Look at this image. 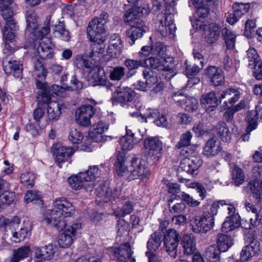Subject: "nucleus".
<instances>
[{
    "instance_id": "f257e3e1",
    "label": "nucleus",
    "mask_w": 262,
    "mask_h": 262,
    "mask_svg": "<svg viewBox=\"0 0 262 262\" xmlns=\"http://www.w3.org/2000/svg\"><path fill=\"white\" fill-rule=\"evenodd\" d=\"M53 209L48 210L45 220L58 230L63 229L66 226L64 218L70 217L75 213V208L64 198H58L53 202Z\"/></svg>"
},
{
    "instance_id": "f03ea898",
    "label": "nucleus",
    "mask_w": 262,
    "mask_h": 262,
    "mask_svg": "<svg viewBox=\"0 0 262 262\" xmlns=\"http://www.w3.org/2000/svg\"><path fill=\"white\" fill-rule=\"evenodd\" d=\"M166 47L162 42H156L152 47V53L157 56L148 58V62L152 69L173 72L175 60L172 57L166 56Z\"/></svg>"
},
{
    "instance_id": "7ed1b4c3",
    "label": "nucleus",
    "mask_w": 262,
    "mask_h": 262,
    "mask_svg": "<svg viewBox=\"0 0 262 262\" xmlns=\"http://www.w3.org/2000/svg\"><path fill=\"white\" fill-rule=\"evenodd\" d=\"M45 26L35 32L34 36L35 44L38 43L36 49V52L39 57L42 59H50L53 57L54 53L52 49L54 45L52 43L50 38L46 37L50 30V20L48 18L45 23Z\"/></svg>"
},
{
    "instance_id": "20e7f679",
    "label": "nucleus",
    "mask_w": 262,
    "mask_h": 262,
    "mask_svg": "<svg viewBox=\"0 0 262 262\" xmlns=\"http://www.w3.org/2000/svg\"><path fill=\"white\" fill-rule=\"evenodd\" d=\"M99 174L100 171L98 166H91L87 170L70 177L68 181L70 186L75 190L80 189L84 186L85 182H90L88 186L85 187V189L87 191L91 192L95 186L94 181Z\"/></svg>"
},
{
    "instance_id": "39448f33",
    "label": "nucleus",
    "mask_w": 262,
    "mask_h": 262,
    "mask_svg": "<svg viewBox=\"0 0 262 262\" xmlns=\"http://www.w3.org/2000/svg\"><path fill=\"white\" fill-rule=\"evenodd\" d=\"M128 162L129 173L126 178L127 181H130L137 179L143 180L148 178L150 171L145 161L132 155L128 157Z\"/></svg>"
},
{
    "instance_id": "423d86ee",
    "label": "nucleus",
    "mask_w": 262,
    "mask_h": 262,
    "mask_svg": "<svg viewBox=\"0 0 262 262\" xmlns=\"http://www.w3.org/2000/svg\"><path fill=\"white\" fill-rule=\"evenodd\" d=\"M165 14L164 20H161L158 28V31L163 36L168 34V29L169 34L173 35L176 30V27L173 23L174 14L176 13L174 8V0H166Z\"/></svg>"
},
{
    "instance_id": "0eeeda50",
    "label": "nucleus",
    "mask_w": 262,
    "mask_h": 262,
    "mask_svg": "<svg viewBox=\"0 0 262 262\" xmlns=\"http://www.w3.org/2000/svg\"><path fill=\"white\" fill-rule=\"evenodd\" d=\"M196 9V13L198 16L197 20L201 21V27H203L204 31V35L207 42L211 44L213 42L211 36L212 33V19L209 13V8L208 5L205 4L195 5Z\"/></svg>"
},
{
    "instance_id": "6e6552de",
    "label": "nucleus",
    "mask_w": 262,
    "mask_h": 262,
    "mask_svg": "<svg viewBox=\"0 0 262 262\" xmlns=\"http://www.w3.org/2000/svg\"><path fill=\"white\" fill-rule=\"evenodd\" d=\"M239 97V92L235 89L223 90L215 88L214 90V107L221 104L222 100L225 99L221 105V108L225 110L229 107L228 103L231 105L234 104Z\"/></svg>"
},
{
    "instance_id": "1a4fd4ad",
    "label": "nucleus",
    "mask_w": 262,
    "mask_h": 262,
    "mask_svg": "<svg viewBox=\"0 0 262 262\" xmlns=\"http://www.w3.org/2000/svg\"><path fill=\"white\" fill-rule=\"evenodd\" d=\"M36 79V88L40 90V93L38 94L37 96L38 104L43 102H49L51 98L52 94H56L60 96L61 95L63 89L58 85H53L49 88L48 83L45 82V79H41L39 77H35Z\"/></svg>"
},
{
    "instance_id": "9d476101",
    "label": "nucleus",
    "mask_w": 262,
    "mask_h": 262,
    "mask_svg": "<svg viewBox=\"0 0 262 262\" xmlns=\"http://www.w3.org/2000/svg\"><path fill=\"white\" fill-rule=\"evenodd\" d=\"M88 34L90 39L99 45L106 40L105 25L101 24L97 19H92L88 25Z\"/></svg>"
},
{
    "instance_id": "9b49d317",
    "label": "nucleus",
    "mask_w": 262,
    "mask_h": 262,
    "mask_svg": "<svg viewBox=\"0 0 262 262\" xmlns=\"http://www.w3.org/2000/svg\"><path fill=\"white\" fill-rule=\"evenodd\" d=\"M81 226L79 223H74L66 229L59 236L58 243L61 248L69 247L76 239Z\"/></svg>"
},
{
    "instance_id": "f8f14e48",
    "label": "nucleus",
    "mask_w": 262,
    "mask_h": 262,
    "mask_svg": "<svg viewBox=\"0 0 262 262\" xmlns=\"http://www.w3.org/2000/svg\"><path fill=\"white\" fill-rule=\"evenodd\" d=\"M172 97L178 106L182 107L186 111L192 112L198 108V101L193 97L185 96L179 92L173 93Z\"/></svg>"
},
{
    "instance_id": "ddd939ff",
    "label": "nucleus",
    "mask_w": 262,
    "mask_h": 262,
    "mask_svg": "<svg viewBox=\"0 0 262 262\" xmlns=\"http://www.w3.org/2000/svg\"><path fill=\"white\" fill-rule=\"evenodd\" d=\"M95 113V108L89 104L82 105L75 112L76 123L85 127L91 125V119Z\"/></svg>"
},
{
    "instance_id": "4468645a",
    "label": "nucleus",
    "mask_w": 262,
    "mask_h": 262,
    "mask_svg": "<svg viewBox=\"0 0 262 262\" xmlns=\"http://www.w3.org/2000/svg\"><path fill=\"white\" fill-rule=\"evenodd\" d=\"M179 234L174 229H169L165 233L164 244L166 252L172 257L177 256V247L179 242Z\"/></svg>"
},
{
    "instance_id": "2eb2a0df",
    "label": "nucleus",
    "mask_w": 262,
    "mask_h": 262,
    "mask_svg": "<svg viewBox=\"0 0 262 262\" xmlns=\"http://www.w3.org/2000/svg\"><path fill=\"white\" fill-rule=\"evenodd\" d=\"M229 216L222 224V231L228 232L238 228L241 224V217L238 213L235 212V208L232 205L227 207Z\"/></svg>"
},
{
    "instance_id": "dca6fc26",
    "label": "nucleus",
    "mask_w": 262,
    "mask_h": 262,
    "mask_svg": "<svg viewBox=\"0 0 262 262\" xmlns=\"http://www.w3.org/2000/svg\"><path fill=\"white\" fill-rule=\"evenodd\" d=\"M88 81L92 86L100 85L107 88L112 86L106 77L104 69L100 67H96L90 72Z\"/></svg>"
},
{
    "instance_id": "f3484780",
    "label": "nucleus",
    "mask_w": 262,
    "mask_h": 262,
    "mask_svg": "<svg viewBox=\"0 0 262 262\" xmlns=\"http://www.w3.org/2000/svg\"><path fill=\"white\" fill-rule=\"evenodd\" d=\"M213 227V215L205 213L200 219H195L192 223V229L196 233H206Z\"/></svg>"
},
{
    "instance_id": "a211bd4d",
    "label": "nucleus",
    "mask_w": 262,
    "mask_h": 262,
    "mask_svg": "<svg viewBox=\"0 0 262 262\" xmlns=\"http://www.w3.org/2000/svg\"><path fill=\"white\" fill-rule=\"evenodd\" d=\"M35 262H44L52 259L55 253V247L52 244H49L43 247H34Z\"/></svg>"
},
{
    "instance_id": "6ab92c4d",
    "label": "nucleus",
    "mask_w": 262,
    "mask_h": 262,
    "mask_svg": "<svg viewBox=\"0 0 262 262\" xmlns=\"http://www.w3.org/2000/svg\"><path fill=\"white\" fill-rule=\"evenodd\" d=\"M202 161L198 157H185L181 162L179 170H182L187 173L192 174L202 165Z\"/></svg>"
},
{
    "instance_id": "aec40b11",
    "label": "nucleus",
    "mask_w": 262,
    "mask_h": 262,
    "mask_svg": "<svg viewBox=\"0 0 262 262\" xmlns=\"http://www.w3.org/2000/svg\"><path fill=\"white\" fill-rule=\"evenodd\" d=\"M55 161L61 167L60 164L66 161L68 158L72 156L74 150L72 147H67L60 144H57L54 146L53 150Z\"/></svg>"
},
{
    "instance_id": "412c9836",
    "label": "nucleus",
    "mask_w": 262,
    "mask_h": 262,
    "mask_svg": "<svg viewBox=\"0 0 262 262\" xmlns=\"http://www.w3.org/2000/svg\"><path fill=\"white\" fill-rule=\"evenodd\" d=\"M145 28L144 21H140L137 22L136 25L130 26V28L126 31V38L132 45L135 43L136 40L142 37L146 32Z\"/></svg>"
},
{
    "instance_id": "4be33fe9",
    "label": "nucleus",
    "mask_w": 262,
    "mask_h": 262,
    "mask_svg": "<svg viewBox=\"0 0 262 262\" xmlns=\"http://www.w3.org/2000/svg\"><path fill=\"white\" fill-rule=\"evenodd\" d=\"M32 229L31 222L28 217H25L19 230L14 232L12 231L13 241L15 243H18L24 241L30 235Z\"/></svg>"
},
{
    "instance_id": "5701e85b",
    "label": "nucleus",
    "mask_w": 262,
    "mask_h": 262,
    "mask_svg": "<svg viewBox=\"0 0 262 262\" xmlns=\"http://www.w3.org/2000/svg\"><path fill=\"white\" fill-rule=\"evenodd\" d=\"M47 104V115L50 121H56L61 114V111L66 108L64 103H61L56 101H52L51 99L49 102H43L41 104Z\"/></svg>"
},
{
    "instance_id": "b1692460",
    "label": "nucleus",
    "mask_w": 262,
    "mask_h": 262,
    "mask_svg": "<svg viewBox=\"0 0 262 262\" xmlns=\"http://www.w3.org/2000/svg\"><path fill=\"white\" fill-rule=\"evenodd\" d=\"M135 96L134 92L128 87L124 88L123 89L118 88L114 93L113 95V101L117 102L123 105L126 102L132 101Z\"/></svg>"
},
{
    "instance_id": "393cba45",
    "label": "nucleus",
    "mask_w": 262,
    "mask_h": 262,
    "mask_svg": "<svg viewBox=\"0 0 262 262\" xmlns=\"http://www.w3.org/2000/svg\"><path fill=\"white\" fill-rule=\"evenodd\" d=\"M122 48L120 36L117 34L111 35L107 50L108 55L111 58L118 57L122 52Z\"/></svg>"
},
{
    "instance_id": "a878e982",
    "label": "nucleus",
    "mask_w": 262,
    "mask_h": 262,
    "mask_svg": "<svg viewBox=\"0 0 262 262\" xmlns=\"http://www.w3.org/2000/svg\"><path fill=\"white\" fill-rule=\"evenodd\" d=\"M144 147L149 155H154L161 152L163 150V143L157 137H148L144 141Z\"/></svg>"
},
{
    "instance_id": "bb28decb",
    "label": "nucleus",
    "mask_w": 262,
    "mask_h": 262,
    "mask_svg": "<svg viewBox=\"0 0 262 262\" xmlns=\"http://www.w3.org/2000/svg\"><path fill=\"white\" fill-rule=\"evenodd\" d=\"M132 253L128 243L122 244L118 248L113 250V255L118 262H127L132 255Z\"/></svg>"
},
{
    "instance_id": "cd10ccee",
    "label": "nucleus",
    "mask_w": 262,
    "mask_h": 262,
    "mask_svg": "<svg viewBox=\"0 0 262 262\" xmlns=\"http://www.w3.org/2000/svg\"><path fill=\"white\" fill-rule=\"evenodd\" d=\"M3 69L5 72L8 74H13L16 78L22 77V64L19 61H3Z\"/></svg>"
},
{
    "instance_id": "c85d7f7f",
    "label": "nucleus",
    "mask_w": 262,
    "mask_h": 262,
    "mask_svg": "<svg viewBox=\"0 0 262 262\" xmlns=\"http://www.w3.org/2000/svg\"><path fill=\"white\" fill-rule=\"evenodd\" d=\"M115 168L120 177H127L129 173L128 157L125 158L122 154H119L115 163Z\"/></svg>"
},
{
    "instance_id": "c756f323",
    "label": "nucleus",
    "mask_w": 262,
    "mask_h": 262,
    "mask_svg": "<svg viewBox=\"0 0 262 262\" xmlns=\"http://www.w3.org/2000/svg\"><path fill=\"white\" fill-rule=\"evenodd\" d=\"M260 251L259 243L257 241H252L249 245L245 247L241 253V259L247 261L252 257L257 255Z\"/></svg>"
},
{
    "instance_id": "7c9ffc66",
    "label": "nucleus",
    "mask_w": 262,
    "mask_h": 262,
    "mask_svg": "<svg viewBox=\"0 0 262 262\" xmlns=\"http://www.w3.org/2000/svg\"><path fill=\"white\" fill-rule=\"evenodd\" d=\"M244 188L246 192L252 194L256 200L259 201L262 198V183L259 181H251Z\"/></svg>"
},
{
    "instance_id": "2f4dec72",
    "label": "nucleus",
    "mask_w": 262,
    "mask_h": 262,
    "mask_svg": "<svg viewBox=\"0 0 262 262\" xmlns=\"http://www.w3.org/2000/svg\"><path fill=\"white\" fill-rule=\"evenodd\" d=\"M181 244L185 254L192 255L196 250L195 239L192 234L184 235L182 237Z\"/></svg>"
},
{
    "instance_id": "473e14b6",
    "label": "nucleus",
    "mask_w": 262,
    "mask_h": 262,
    "mask_svg": "<svg viewBox=\"0 0 262 262\" xmlns=\"http://www.w3.org/2000/svg\"><path fill=\"white\" fill-rule=\"evenodd\" d=\"M261 109H259L258 106L255 107V110L249 111L246 117V121L247 122L248 125L247 127V131L251 132L253 129H255L257 124V121L258 118H262V115L259 116V112Z\"/></svg>"
},
{
    "instance_id": "72a5a7b5",
    "label": "nucleus",
    "mask_w": 262,
    "mask_h": 262,
    "mask_svg": "<svg viewBox=\"0 0 262 262\" xmlns=\"http://www.w3.org/2000/svg\"><path fill=\"white\" fill-rule=\"evenodd\" d=\"M15 35L14 33L11 32V33H7L5 30L4 31V35L3 38L5 41V48L3 50L4 54L9 55L11 54L15 51Z\"/></svg>"
},
{
    "instance_id": "f704fd0d",
    "label": "nucleus",
    "mask_w": 262,
    "mask_h": 262,
    "mask_svg": "<svg viewBox=\"0 0 262 262\" xmlns=\"http://www.w3.org/2000/svg\"><path fill=\"white\" fill-rule=\"evenodd\" d=\"M222 36L225 41L227 49L233 50L235 47L236 37L235 32L225 27L222 30Z\"/></svg>"
},
{
    "instance_id": "c9c22d12",
    "label": "nucleus",
    "mask_w": 262,
    "mask_h": 262,
    "mask_svg": "<svg viewBox=\"0 0 262 262\" xmlns=\"http://www.w3.org/2000/svg\"><path fill=\"white\" fill-rule=\"evenodd\" d=\"M54 35L63 41H69L71 38L70 32L65 28L64 24L63 22L59 21L58 24L55 26L53 30Z\"/></svg>"
},
{
    "instance_id": "e433bc0d",
    "label": "nucleus",
    "mask_w": 262,
    "mask_h": 262,
    "mask_svg": "<svg viewBox=\"0 0 262 262\" xmlns=\"http://www.w3.org/2000/svg\"><path fill=\"white\" fill-rule=\"evenodd\" d=\"M233 244L231 237L225 234H219L217 236L216 245L221 252L226 251Z\"/></svg>"
},
{
    "instance_id": "4c0bfd02",
    "label": "nucleus",
    "mask_w": 262,
    "mask_h": 262,
    "mask_svg": "<svg viewBox=\"0 0 262 262\" xmlns=\"http://www.w3.org/2000/svg\"><path fill=\"white\" fill-rule=\"evenodd\" d=\"M124 20L130 26L136 25L137 22L144 21L140 17V14L134 6L125 12Z\"/></svg>"
},
{
    "instance_id": "58836bf2",
    "label": "nucleus",
    "mask_w": 262,
    "mask_h": 262,
    "mask_svg": "<svg viewBox=\"0 0 262 262\" xmlns=\"http://www.w3.org/2000/svg\"><path fill=\"white\" fill-rule=\"evenodd\" d=\"M162 243V234L160 232H155L150 236L147 244L149 252H155L160 247Z\"/></svg>"
},
{
    "instance_id": "ea45409f",
    "label": "nucleus",
    "mask_w": 262,
    "mask_h": 262,
    "mask_svg": "<svg viewBox=\"0 0 262 262\" xmlns=\"http://www.w3.org/2000/svg\"><path fill=\"white\" fill-rule=\"evenodd\" d=\"M13 1V0H0L1 15L6 21L12 18L13 12L9 6Z\"/></svg>"
},
{
    "instance_id": "a19ab883",
    "label": "nucleus",
    "mask_w": 262,
    "mask_h": 262,
    "mask_svg": "<svg viewBox=\"0 0 262 262\" xmlns=\"http://www.w3.org/2000/svg\"><path fill=\"white\" fill-rule=\"evenodd\" d=\"M217 135L225 142L230 139V134L226 124L223 122H219L215 127Z\"/></svg>"
},
{
    "instance_id": "79ce46f5",
    "label": "nucleus",
    "mask_w": 262,
    "mask_h": 262,
    "mask_svg": "<svg viewBox=\"0 0 262 262\" xmlns=\"http://www.w3.org/2000/svg\"><path fill=\"white\" fill-rule=\"evenodd\" d=\"M180 197L179 196H175L174 197H171L168 201V205L169 210L170 213L179 214L183 213L185 211L186 206L185 203L183 202L177 203L172 205V203L174 200L180 199Z\"/></svg>"
},
{
    "instance_id": "37998d69",
    "label": "nucleus",
    "mask_w": 262,
    "mask_h": 262,
    "mask_svg": "<svg viewBox=\"0 0 262 262\" xmlns=\"http://www.w3.org/2000/svg\"><path fill=\"white\" fill-rule=\"evenodd\" d=\"M30 249L28 246L20 247L14 249L13 256L11 258L12 262H18L19 260L24 259L28 256Z\"/></svg>"
},
{
    "instance_id": "c03bdc74",
    "label": "nucleus",
    "mask_w": 262,
    "mask_h": 262,
    "mask_svg": "<svg viewBox=\"0 0 262 262\" xmlns=\"http://www.w3.org/2000/svg\"><path fill=\"white\" fill-rule=\"evenodd\" d=\"M134 138L131 137L122 136L120 138L118 147L123 151L132 150L135 145Z\"/></svg>"
},
{
    "instance_id": "a18cd8bd",
    "label": "nucleus",
    "mask_w": 262,
    "mask_h": 262,
    "mask_svg": "<svg viewBox=\"0 0 262 262\" xmlns=\"http://www.w3.org/2000/svg\"><path fill=\"white\" fill-rule=\"evenodd\" d=\"M201 104L206 112L209 113L213 111V93L212 92L205 93L202 96Z\"/></svg>"
},
{
    "instance_id": "49530a36",
    "label": "nucleus",
    "mask_w": 262,
    "mask_h": 262,
    "mask_svg": "<svg viewBox=\"0 0 262 262\" xmlns=\"http://www.w3.org/2000/svg\"><path fill=\"white\" fill-rule=\"evenodd\" d=\"M143 74L150 89L158 82L157 75L152 69L149 68L145 69L143 72Z\"/></svg>"
},
{
    "instance_id": "de8ad7c7",
    "label": "nucleus",
    "mask_w": 262,
    "mask_h": 262,
    "mask_svg": "<svg viewBox=\"0 0 262 262\" xmlns=\"http://www.w3.org/2000/svg\"><path fill=\"white\" fill-rule=\"evenodd\" d=\"M33 68V76L34 78L39 77L41 79H46L47 72L41 61L39 60L35 61Z\"/></svg>"
},
{
    "instance_id": "09e8293b",
    "label": "nucleus",
    "mask_w": 262,
    "mask_h": 262,
    "mask_svg": "<svg viewBox=\"0 0 262 262\" xmlns=\"http://www.w3.org/2000/svg\"><path fill=\"white\" fill-rule=\"evenodd\" d=\"M192 134L190 131H186L183 133L180 138L179 141L176 145V148L180 149L182 147H188L190 145Z\"/></svg>"
},
{
    "instance_id": "8fccbe9b",
    "label": "nucleus",
    "mask_w": 262,
    "mask_h": 262,
    "mask_svg": "<svg viewBox=\"0 0 262 262\" xmlns=\"http://www.w3.org/2000/svg\"><path fill=\"white\" fill-rule=\"evenodd\" d=\"M27 22L28 31L32 32L33 31L32 33L33 34L34 36L35 32L39 31L43 28H37V19L36 15L34 13H31L27 14Z\"/></svg>"
},
{
    "instance_id": "3c124183",
    "label": "nucleus",
    "mask_w": 262,
    "mask_h": 262,
    "mask_svg": "<svg viewBox=\"0 0 262 262\" xmlns=\"http://www.w3.org/2000/svg\"><path fill=\"white\" fill-rule=\"evenodd\" d=\"M246 62H248V67L252 68L253 66L259 62L258 55L254 48L249 49L247 51V55L245 58Z\"/></svg>"
},
{
    "instance_id": "603ef678",
    "label": "nucleus",
    "mask_w": 262,
    "mask_h": 262,
    "mask_svg": "<svg viewBox=\"0 0 262 262\" xmlns=\"http://www.w3.org/2000/svg\"><path fill=\"white\" fill-rule=\"evenodd\" d=\"M15 198L14 193L11 191L5 192L4 194H0V209L4 208L5 206L12 204Z\"/></svg>"
},
{
    "instance_id": "864d4df0",
    "label": "nucleus",
    "mask_w": 262,
    "mask_h": 262,
    "mask_svg": "<svg viewBox=\"0 0 262 262\" xmlns=\"http://www.w3.org/2000/svg\"><path fill=\"white\" fill-rule=\"evenodd\" d=\"M133 211V206L130 202H127L121 209H115L114 214L117 217H122L130 214Z\"/></svg>"
},
{
    "instance_id": "5fc2aeb1",
    "label": "nucleus",
    "mask_w": 262,
    "mask_h": 262,
    "mask_svg": "<svg viewBox=\"0 0 262 262\" xmlns=\"http://www.w3.org/2000/svg\"><path fill=\"white\" fill-rule=\"evenodd\" d=\"M68 138L73 144H78L82 142L84 137L82 133L77 129L71 128L69 134Z\"/></svg>"
},
{
    "instance_id": "6e6d98bb",
    "label": "nucleus",
    "mask_w": 262,
    "mask_h": 262,
    "mask_svg": "<svg viewBox=\"0 0 262 262\" xmlns=\"http://www.w3.org/2000/svg\"><path fill=\"white\" fill-rule=\"evenodd\" d=\"M250 8L249 3H234L233 5L234 11L236 13L237 17H241L243 15L246 13Z\"/></svg>"
},
{
    "instance_id": "4d7b16f0",
    "label": "nucleus",
    "mask_w": 262,
    "mask_h": 262,
    "mask_svg": "<svg viewBox=\"0 0 262 262\" xmlns=\"http://www.w3.org/2000/svg\"><path fill=\"white\" fill-rule=\"evenodd\" d=\"M125 75V68L116 67L110 72V78L112 80H120Z\"/></svg>"
},
{
    "instance_id": "13d9d810",
    "label": "nucleus",
    "mask_w": 262,
    "mask_h": 262,
    "mask_svg": "<svg viewBox=\"0 0 262 262\" xmlns=\"http://www.w3.org/2000/svg\"><path fill=\"white\" fill-rule=\"evenodd\" d=\"M34 176L30 172H25L21 174L20 182L27 187H32L34 184Z\"/></svg>"
},
{
    "instance_id": "bf43d9fd",
    "label": "nucleus",
    "mask_w": 262,
    "mask_h": 262,
    "mask_svg": "<svg viewBox=\"0 0 262 262\" xmlns=\"http://www.w3.org/2000/svg\"><path fill=\"white\" fill-rule=\"evenodd\" d=\"M233 178L236 186L240 185L244 181L245 176L241 168L235 166L233 171Z\"/></svg>"
},
{
    "instance_id": "052dcab7",
    "label": "nucleus",
    "mask_w": 262,
    "mask_h": 262,
    "mask_svg": "<svg viewBox=\"0 0 262 262\" xmlns=\"http://www.w3.org/2000/svg\"><path fill=\"white\" fill-rule=\"evenodd\" d=\"M129 225L123 219L119 220L117 222L116 229L118 235L121 236L122 234L127 233L129 229Z\"/></svg>"
},
{
    "instance_id": "680f3d73",
    "label": "nucleus",
    "mask_w": 262,
    "mask_h": 262,
    "mask_svg": "<svg viewBox=\"0 0 262 262\" xmlns=\"http://www.w3.org/2000/svg\"><path fill=\"white\" fill-rule=\"evenodd\" d=\"M255 27L256 23L254 20H248L245 24L244 35L248 38H251Z\"/></svg>"
},
{
    "instance_id": "e2e57ef3",
    "label": "nucleus",
    "mask_w": 262,
    "mask_h": 262,
    "mask_svg": "<svg viewBox=\"0 0 262 262\" xmlns=\"http://www.w3.org/2000/svg\"><path fill=\"white\" fill-rule=\"evenodd\" d=\"M18 27L17 25V23L13 18L7 20L6 24L3 30V35H4V31L5 30L7 31V33H11V32H13L15 34V32L18 29Z\"/></svg>"
},
{
    "instance_id": "0e129e2a",
    "label": "nucleus",
    "mask_w": 262,
    "mask_h": 262,
    "mask_svg": "<svg viewBox=\"0 0 262 262\" xmlns=\"http://www.w3.org/2000/svg\"><path fill=\"white\" fill-rule=\"evenodd\" d=\"M143 62L139 60L126 59L125 61V64L128 69L130 71L138 69L140 67L143 66Z\"/></svg>"
},
{
    "instance_id": "69168bd1",
    "label": "nucleus",
    "mask_w": 262,
    "mask_h": 262,
    "mask_svg": "<svg viewBox=\"0 0 262 262\" xmlns=\"http://www.w3.org/2000/svg\"><path fill=\"white\" fill-rule=\"evenodd\" d=\"M181 199L183 201L186 203L188 205L192 207L197 206L200 203V202L194 200L192 196H191L189 194L185 193V192H182Z\"/></svg>"
},
{
    "instance_id": "338daca9",
    "label": "nucleus",
    "mask_w": 262,
    "mask_h": 262,
    "mask_svg": "<svg viewBox=\"0 0 262 262\" xmlns=\"http://www.w3.org/2000/svg\"><path fill=\"white\" fill-rule=\"evenodd\" d=\"M40 193L35 190H30L26 193L24 200L27 203L40 199Z\"/></svg>"
},
{
    "instance_id": "774afa93",
    "label": "nucleus",
    "mask_w": 262,
    "mask_h": 262,
    "mask_svg": "<svg viewBox=\"0 0 262 262\" xmlns=\"http://www.w3.org/2000/svg\"><path fill=\"white\" fill-rule=\"evenodd\" d=\"M108 129V125L106 123L101 121L98 122L97 123L94 124L91 128V130L104 133Z\"/></svg>"
}]
</instances>
